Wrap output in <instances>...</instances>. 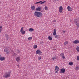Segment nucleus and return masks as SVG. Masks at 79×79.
I'll return each instance as SVG.
<instances>
[{
	"mask_svg": "<svg viewBox=\"0 0 79 79\" xmlns=\"http://www.w3.org/2000/svg\"><path fill=\"white\" fill-rule=\"evenodd\" d=\"M67 9H68V11H72L71 8L69 6H68Z\"/></svg>",
	"mask_w": 79,
	"mask_h": 79,
	"instance_id": "obj_13",
	"label": "nucleus"
},
{
	"mask_svg": "<svg viewBox=\"0 0 79 79\" xmlns=\"http://www.w3.org/2000/svg\"><path fill=\"white\" fill-rule=\"evenodd\" d=\"M21 33V34H25V32H26V31H20Z\"/></svg>",
	"mask_w": 79,
	"mask_h": 79,
	"instance_id": "obj_18",
	"label": "nucleus"
},
{
	"mask_svg": "<svg viewBox=\"0 0 79 79\" xmlns=\"http://www.w3.org/2000/svg\"><path fill=\"white\" fill-rule=\"evenodd\" d=\"M41 59H42V57L40 56L39 57H38V60H41Z\"/></svg>",
	"mask_w": 79,
	"mask_h": 79,
	"instance_id": "obj_30",
	"label": "nucleus"
},
{
	"mask_svg": "<svg viewBox=\"0 0 79 79\" xmlns=\"http://www.w3.org/2000/svg\"><path fill=\"white\" fill-rule=\"evenodd\" d=\"M45 2H46V1H43V2H41V4H43L44 3H45Z\"/></svg>",
	"mask_w": 79,
	"mask_h": 79,
	"instance_id": "obj_31",
	"label": "nucleus"
},
{
	"mask_svg": "<svg viewBox=\"0 0 79 79\" xmlns=\"http://www.w3.org/2000/svg\"><path fill=\"white\" fill-rule=\"evenodd\" d=\"M36 54H38V55H40L41 54H42V52L40 50H38L36 51Z\"/></svg>",
	"mask_w": 79,
	"mask_h": 79,
	"instance_id": "obj_5",
	"label": "nucleus"
},
{
	"mask_svg": "<svg viewBox=\"0 0 79 79\" xmlns=\"http://www.w3.org/2000/svg\"><path fill=\"white\" fill-rule=\"evenodd\" d=\"M73 44H79V41L78 40H75L73 42Z\"/></svg>",
	"mask_w": 79,
	"mask_h": 79,
	"instance_id": "obj_11",
	"label": "nucleus"
},
{
	"mask_svg": "<svg viewBox=\"0 0 79 79\" xmlns=\"http://www.w3.org/2000/svg\"><path fill=\"white\" fill-rule=\"evenodd\" d=\"M69 64L70 66H73V63L72 62H70L69 63Z\"/></svg>",
	"mask_w": 79,
	"mask_h": 79,
	"instance_id": "obj_21",
	"label": "nucleus"
},
{
	"mask_svg": "<svg viewBox=\"0 0 79 79\" xmlns=\"http://www.w3.org/2000/svg\"><path fill=\"white\" fill-rule=\"evenodd\" d=\"M65 31H64V30L63 31V33H64H64H65Z\"/></svg>",
	"mask_w": 79,
	"mask_h": 79,
	"instance_id": "obj_39",
	"label": "nucleus"
},
{
	"mask_svg": "<svg viewBox=\"0 0 79 79\" xmlns=\"http://www.w3.org/2000/svg\"><path fill=\"white\" fill-rule=\"evenodd\" d=\"M29 31H30V32H33V31H34V29L33 28H30L29 29Z\"/></svg>",
	"mask_w": 79,
	"mask_h": 79,
	"instance_id": "obj_17",
	"label": "nucleus"
},
{
	"mask_svg": "<svg viewBox=\"0 0 79 79\" xmlns=\"http://www.w3.org/2000/svg\"><path fill=\"white\" fill-rule=\"evenodd\" d=\"M74 24H75L76 26H77V27H79V19H75L74 20Z\"/></svg>",
	"mask_w": 79,
	"mask_h": 79,
	"instance_id": "obj_3",
	"label": "nucleus"
},
{
	"mask_svg": "<svg viewBox=\"0 0 79 79\" xmlns=\"http://www.w3.org/2000/svg\"><path fill=\"white\" fill-rule=\"evenodd\" d=\"M5 60V57L2 56L1 55V56L0 57V60L2 61H4Z\"/></svg>",
	"mask_w": 79,
	"mask_h": 79,
	"instance_id": "obj_8",
	"label": "nucleus"
},
{
	"mask_svg": "<svg viewBox=\"0 0 79 79\" xmlns=\"http://www.w3.org/2000/svg\"><path fill=\"white\" fill-rule=\"evenodd\" d=\"M13 54L14 56H16V54L15 53H13Z\"/></svg>",
	"mask_w": 79,
	"mask_h": 79,
	"instance_id": "obj_27",
	"label": "nucleus"
},
{
	"mask_svg": "<svg viewBox=\"0 0 79 79\" xmlns=\"http://www.w3.org/2000/svg\"><path fill=\"white\" fill-rule=\"evenodd\" d=\"M23 29H24V27H22L21 28V30H20V32L21 31H23Z\"/></svg>",
	"mask_w": 79,
	"mask_h": 79,
	"instance_id": "obj_33",
	"label": "nucleus"
},
{
	"mask_svg": "<svg viewBox=\"0 0 79 79\" xmlns=\"http://www.w3.org/2000/svg\"><path fill=\"white\" fill-rule=\"evenodd\" d=\"M60 56L62 57L63 59H64V58H65V56H64V54L61 53L60 54Z\"/></svg>",
	"mask_w": 79,
	"mask_h": 79,
	"instance_id": "obj_14",
	"label": "nucleus"
},
{
	"mask_svg": "<svg viewBox=\"0 0 79 79\" xmlns=\"http://www.w3.org/2000/svg\"><path fill=\"white\" fill-rule=\"evenodd\" d=\"M59 70V67L58 66H56L55 67V73H58Z\"/></svg>",
	"mask_w": 79,
	"mask_h": 79,
	"instance_id": "obj_4",
	"label": "nucleus"
},
{
	"mask_svg": "<svg viewBox=\"0 0 79 79\" xmlns=\"http://www.w3.org/2000/svg\"><path fill=\"white\" fill-rule=\"evenodd\" d=\"M52 59L53 60H55V59H56V57H53V58H52Z\"/></svg>",
	"mask_w": 79,
	"mask_h": 79,
	"instance_id": "obj_34",
	"label": "nucleus"
},
{
	"mask_svg": "<svg viewBox=\"0 0 79 79\" xmlns=\"http://www.w3.org/2000/svg\"><path fill=\"white\" fill-rule=\"evenodd\" d=\"M31 8L33 10H34L35 9V6H31Z\"/></svg>",
	"mask_w": 79,
	"mask_h": 79,
	"instance_id": "obj_16",
	"label": "nucleus"
},
{
	"mask_svg": "<svg viewBox=\"0 0 79 79\" xmlns=\"http://www.w3.org/2000/svg\"><path fill=\"white\" fill-rule=\"evenodd\" d=\"M59 37V35H57L55 36V38H56V39H58Z\"/></svg>",
	"mask_w": 79,
	"mask_h": 79,
	"instance_id": "obj_22",
	"label": "nucleus"
},
{
	"mask_svg": "<svg viewBox=\"0 0 79 79\" xmlns=\"http://www.w3.org/2000/svg\"><path fill=\"white\" fill-rule=\"evenodd\" d=\"M76 69H79V67H76Z\"/></svg>",
	"mask_w": 79,
	"mask_h": 79,
	"instance_id": "obj_37",
	"label": "nucleus"
},
{
	"mask_svg": "<svg viewBox=\"0 0 79 79\" xmlns=\"http://www.w3.org/2000/svg\"><path fill=\"white\" fill-rule=\"evenodd\" d=\"M6 54H8V53H10V51H8V50H7V52H6Z\"/></svg>",
	"mask_w": 79,
	"mask_h": 79,
	"instance_id": "obj_35",
	"label": "nucleus"
},
{
	"mask_svg": "<svg viewBox=\"0 0 79 79\" xmlns=\"http://www.w3.org/2000/svg\"><path fill=\"white\" fill-rule=\"evenodd\" d=\"M56 29H55L54 30V32L53 33V35H56Z\"/></svg>",
	"mask_w": 79,
	"mask_h": 79,
	"instance_id": "obj_10",
	"label": "nucleus"
},
{
	"mask_svg": "<svg viewBox=\"0 0 79 79\" xmlns=\"http://www.w3.org/2000/svg\"><path fill=\"white\" fill-rule=\"evenodd\" d=\"M10 74L11 72L10 71L9 72L5 73V74L3 75V77H5V78H8V77H9L10 76Z\"/></svg>",
	"mask_w": 79,
	"mask_h": 79,
	"instance_id": "obj_2",
	"label": "nucleus"
},
{
	"mask_svg": "<svg viewBox=\"0 0 79 79\" xmlns=\"http://www.w3.org/2000/svg\"><path fill=\"white\" fill-rule=\"evenodd\" d=\"M48 39L50 40H53L52 38V37H51V36H49L48 37Z\"/></svg>",
	"mask_w": 79,
	"mask_h": 79,
	"instance_id": "obj_19",
	"label": "nucleus"
},
{
	"mask_svg": "<svg viewBox=\"0 0 79 79\" xmlns=\"http://www.w3.org/2000/svg\"><path fill=\"white\" fill-rule=\"evenodd\" d=\"M7 51H8V50L6 49H4V51L5 52H7Z\"/></svg>",
	"mask_w": 79,
	"mask_h": 79,
	"instance_id": "obj_29",
	"label": "nucleus"
},
{
	"mask_svg": "<svg viewBox=\"0 0 79 79\" xmlns=\"http://www.w3.org/2000/svg\"><path fill=\"white\" fill-rule=\"evenodd\" d=\"M41 9H42V7H38L36 8V11H40V10H41Z\"/></svg>",
	"mask_w": 79,
	"mask_h": 79,
	"instance_id": "obj_15",
	"label": "nucleus"
},
{
	"mask_svg": "<svg viewBox=\"0 0 79 79\" xmlns=\"http://www.w3.org/2000/svg\"><path fill=\"white\" fill-rule=\"evenodd\" d=\"M2 26H0V30H2Z\"/></svg>",
	"mask_w": 79,
	"mask_h": 79,
	"instance_id": "obj_38",
	"label": "nucleus"
},
{
	"mask_svg": "<svg viewBox=\"0 0 79 79\" xmlns=\"http://www.w3.org/2000/svg\"><path fill=\"white\" fill-rule=\"evenodd\" d=\"M41 2H42V1H39V2H37L36 3V4H39V3H41Z\"/></svg>",
	"mask_w": 79,
	"mask_h": 79,
	"instance_id": "obj_25",
	"label": "nucleus"
},
{
	"mask_svg": "<svg viewBox=\"0 0 79 79\" xmlns=\"http://www.w3.org/2000/svg\"><path fill=\"white\" fill-rule=\"evenodd\" d=\"M34 15L35 16L38 18H42V14L40 12L35 11L34 13Z\"/></svg>",
	"mask_w": 79,
	"mask_h": 79,
	"instance_id": "obj_1",
	"label": "nucleus"
},
{
	"mask_svg": "<svg viewBox=\"0 0 79 79\" xmlns=\"http://www.w3.org/2000/svg\"><path fill=\"white\" fill-rule=\"evenodd\" d=\"M20 57H18L16 59V60L17 62H18L19 61H20Z\"/></svg>",
	"mask_w": 79,
	"mask_h": 79,
	"instance_id": "obj_12",
	"label": "nucleus"
},
{
	"mask_svg": "<svg viewBox=\"0 0 79 79\" xmlns=\"http://www.w3.org/2000/svg\"><path fill=\"white\" fill-rule=\"evenodd\" d=\"M37 48V45H34V48L35 49V48Z\"/></svg>",
	"mask_w": 79,
	"mask_h": 79,
	"instance_id": "obj_23",
	"label": "nucleus"
},
{
	"mask_svg": "<svg viewBox=\"0 0 79 79\" xmlns=\"http://www.w3.org/2000/svg\"><path fill=\"white\" fill-rule=\"evenodd\" d=\"M17 66H18V68H19V65H17Z\"/></svg>",
	"mask_w": 79,
	"mask_h": 79,
	"instance_id": "obj_40",
	"label": "nucleus"
},
{
	"mask_svg": "<svg viewBox=\"0 0 79 79\" xmlns=\"http://www.w3.org/2000/svg\"><path fill=\"white\" fill-rule=\"evenodd\" d=\"M65 70L64 69L62 68L60 69V73H64L65 72Z\"/></svg>",
	"mask_w": 79,
	"mask_h": 79,
	"instance_id": "obj_6",
	"label": "nucleus"
},
{
	"mask_svg": "<svg viewBox=\"0 0 79 79\" xmlns=\"http://www.w3.org/2000/svg\"><path fill=\"white\" fill-rule=\"evenodd\" d=\"M1 32H2V30H0V33Z\"/></svg>",
	"mask_w": 79,
	"mask_h": 79,
	"instance_id": "obj_41",
	"label": "nucleus"
},
{
	"mask_svg": "<svg viewBox=\"0 0 79 79\" xmlns=\"http://www.w3.org/2000/svg\"><path fill=\"white\" fill-rule=\"evenodd\" d=\"M45 10H46V11L48 10V8H47V7L45 6Z\"/></svg>",
	"mask_w": 79,
	"mask_h": 79,
	"instance_id": "obj_28",
	"label": "nucleus"
},
{
	"mask_svg": "<svg viewBox=\"0 0 79 79\" xmlns=\"http://www.w3.org/2000/svg\"><path fill=\"white\" fill-rule=\"evenodd\" d=\"M76 49L77 52H79V47L77 46L76 48Z\"/></svg>",
	"mask_w": 79,
	"mask_h": 79,
	"instance_id": "obj_20",
	"label": "nucleus"
},
{
	"mask_svg": "<svg viewBox=\"0 0 79 79\" xmlns=\"http://www.w3.org/2000/svg\"><path fill=\"white\" fill-rule=\"evenodd\" d=\"M59 12L60 13H62L63 12V7L60 6L59 8Z\"/></svg>",
	"mask_w": 79,
	"mask_h": 79,
	"instance_id": "obj_7",
	"label": "nucleus"
},
{
	"mask_svg": "<svg viewBox=\"0 0 79 79\" xmlns=\"http://www.w3.org/2000/svg\"><path fill=\"white\" fill-rule=\"evenodd\" d=\"M16 52H17L18 53H20V51H19V50H18L17 51H16Z\"/></svg>",
	"mask_w": 79,
	"mask_h": 79,
	"instance_id": "obj_36",
	"label": "nucleus"
},
{
	"mask_svg": "<svg viewBox=\"0 0 79 79\" xmlns=\"http://www.w3.org/2000/svg\"><path fill=\"white\" fill-rule=\"evenodd\" d=\"M28 40H32V37H30L28 38Z\"/></svg>",
	"mask_w": 79,
	"mask_h": 79,
	"instance_id": "obj_26",
	"label": "nucleus"
},
{
	"mask_svg": "<svg viewBox=\"0 0 79 79\" xmlns=\"http://www.w3.org/2000/svg\"><path fill=\"white\" fill-rule=\"evenodd\" d=\"M77 60H78V61H79V56H78L77 57Z\"/></svg>",
	"mask_w": 79,
	"mask_h": 79,
	"instance_id": "obj_32",
	"label": "nucleus"
},
{
	"mask_svg": "<svg viewBox=\"0 0 79 79\" xmlns=\"http://www.w3.org/2000/svg\"><path fill=\"white\" fill-rule=\"evenodd\" d=\"M54 21H55V22H56V20H55Z\"/></svg>",
	"mask_w": 79,
	"mask_h": 79,
	"instance_id": "obj_42",
	"label": "nucleus"
},
{
	"mask_svg": "<svg viewBox=\"0 0 79 79\" xmlns=\"http://www.w3.org/2000/svg\"><path fill=\"white\" fill-rule=\"evenodd\" d=\"M5 36L6 37V40H8V39H9V35L7 34H5Z\"/></svg>",
	"mask_w": 79,
	"mask_h": 79,
	"instance_id": "obj_9",
	"label": "nucleus"
},
{
	"mask_svg": "<svg viewBox=\"0 0 79 79\" xmlns=\"http://www.w3.org/2000/svg\"><path fill=\"white\" fill-rule=\"evenodd\" d=\"M68 44V41H66L64 44V45H66L67 44Z\"/></svg>",
	"mask_w": 79,
	"mask_h": 79,
	"instance_id": "obj_24",
	"label": "nucleus"
}]
</instances>
